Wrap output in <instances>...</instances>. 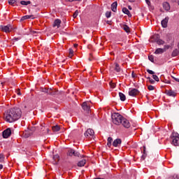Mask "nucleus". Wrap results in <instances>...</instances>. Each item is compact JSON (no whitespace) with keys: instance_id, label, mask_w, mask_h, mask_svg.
<instances>
[{"instance_id":"1","label":"nucleus","mask_w":179,"mask_h":179,"mask_svg":"<svg viewBox=\"0 0 179 179\" xmlns=\"http://www.w3.org/2000/svg\"><path fill=\"white\" fill-rule=\"evenodd\" d=\"M22 117V110L17 108H13L4 113V120L7 122H15Z\"/></svg>"},{"instance_id":"2","label":"nucleus","mask_w":179,"mask_h":179,"mask_svg":"<svg viewBox=\"0 0 179 179\" xmlns=\"http://www.w3.org/2000/svg\"><path fill=\"white\" fill-rule=\"evenodd\" d=\"M112 121L115 125H122L124 128H130L131 123H129V120L125 119L122 115H120V113H114L112 116Z\"/></svg>"},{"instance_id":"3","label":"nucleus","mask_w":179,"mask_h":179,"mask_svg":"<svg viewBox=\"0 0 179 179\" xmlns=\"http://www.w3.org/2000/svg\"><path fill=\"white\" fill-rule=\"evenodd\" d=\"M171 141V145L173 146H179V134L178 133L173 131L170 136Z\"/></svg>"},{"instance_id":"4","label":"nucleus","mask_w":179,"mask_h":179,"mask_svg":"<svg viewBox=\"0 0 179 179\" xmlns=\"http://www.w3.org/2000/svg\"><path fill=\"white\" fill-rule=\"evenodd\" d=\"M0 30L1 31H3V33H10L12 30H13V27L10 24L7 25H0Z\"/></svg>"},{"instance_id":"5","label":"nucleus","mask_w":179,"mask_h":179,"mask_svg":"<svg viewBox=\"0 0 179 179\" xmlns=\"http://www.w3.org/2000/svg\"><path fill=\"white\" fill-rule=\"evenodd\" d=\"M85 136L87 139H94V130L92 129H88L85 132Z\"/></svg>"},{"instance_id":"6","label":"nucleus","mask_w":179,"mask_h":179,"mask_svg":"<svg viewBox=\"0 0 179 179\" xmlns=\"http://www.w3.org/2000/svg\"><path fill=\"white\" fill-rule=\"evenodd\" d=\"M67 156H70L72 157V156H75L76 157H79L80 156V154L73 149L69 150L67 152Z\"/></svg>"},{"instance_id":"7","label":"nucleus","mask_w":179,"mask_h":179,"mask_svg":"<svg viewBox=\"0 0 179 179\" xmlns=\"http://www.w3.org/2000/svg\"><path fill=\"white\" fill-rule=\"evenodd\" d=\"M139 94V90H138L136 88L130 89L129 91V95L131 96L132 97H136V96H138Z\"/></svg>"},{"instance_id":"8","label":"nucleus","mask_w":179,"mask_h":179,"mask_svg":"<svg viewBox=\"0 0 179 179\" xmlns=\"http://www.w3.org/2000/svg\"><path fill=\"white\" fill-rule=\"evenodd\" d=\"M11 134H12V131L10 130V129L9 128L6 129L3 131V138L6 139L7 138H9V136H10Z\"/></svg>"},{"instance_id":"9","label":"nucleus","mask_w":179,"mask_h":179,"mask_svg":"<svg viewBox=\"0 0 179 179\" xmlns=\"http://www.w3.org/2000/svg\"><path fill=\"white\" fill-rule=\"evenodd\" d=\"M82 107L85 111H87V113H89V111H90V103L83 102L82 104Z\"/></svg>"},{"instance_id":"10","label":"nucleus","mask_w":179,"mask_h":179,"mask_svg":"<svg viewBox=\"0 0 179 179\" xmlns=\"http://www.w3.org/2000/svg\"><path fill=\"white\" fill-rule=\"evenodd\" d=\"M121 143H122L121 138H117L113 141V146H114V148H118V146H121Z\"/></svg>"},{"instance_id":"11","label":"nucleus","mask_w":179,"mask_h":179,"mask_svg":"<svg viewBox=\"0 0 179 179\" xmlns=\"http://www.w3.org/2000/svg\"><path fill=\"white\" fill-rule=\"evenodd\" d=\"M165 93L170 97H176V96H177V93H176V92H174L171 90H166Z\"/></svg>"},{"instance_id":"12","label":"nucleus","mask_w":179,"mask_h":179,"mask_svg":"<svg viewBox=\"0 0 179 179\" xmlns=\"http://www.w3.org/2000/svg\"><path fill=\"white\" fill-rule=\"evenodd\" d=\"M169 17H166L161 22V24L164 29H166L167 27V24L169 23Z\"/></svg>"},{"instance_id":"13","label":"nucleus","mask_w":179,"mask_h":179,"mask_svg":"<svg viewBox=\"0 0 179 179\" xmlns=\"http://www.w3.org/2000/svg\"><path fill=\"white\" fill-rule=\"evenodd\" d=\"M53 27H57V29H59L61 26V20L57 19L53 22Z\"/></svg>"},{"instance_id":"14","label":"nucleus","mask_w":179,"mask_h":179,"mask_svg":"<svg viewBox=\"0 0 179 179\" xmlns=\"http://www.w3.org/2000/svg\"><path fill=\"white\" fill-rule=\"evenodd\" d=\"M53 164H58V162H59V155H56L53 156Z\"/></svg>"},{"instance_id":"15","label":"nucleus","mask_w":179,"mask_h":179,"mask_svg":"<svg viewBox=\"0 0 179 179\" xmlns=\"http://www.w3.org/2000/svg\"><path fill=\"white\" fill-rule=\"evenodd\" d=\"M164 9H165L167 12L170 10V4L167 2H164L162 4Z\"/></svg>"},{"instance_id":"16","label":"nucleus","mask_w":179,"mask_h":179,"mask_svg":"<svg viewBox=\"0 0 179 179\" xmlns=\"http://www.w3.org/2000/svg\"><path fill=\"white\" fill-rule=\"evenodd\" d=\"M166 49L163 48H157L155 50V54L159 55V54H163V52H165Z\"/></svg>"},{"instance_id":"17","label":"nucleus","mask_w":179,"mask_h":179,"mask_svg":"<svg viewBox=\"0 0 179 179\" xmlns=\"http://www.w3.org/2000/svg\"><path fill=\"white\" fill-rule=\"evenodd\" d=\"M117 1H115L112 3L111 5V10H113V12H117Z\"/></svg>"},{"instance_id":"18","label":"nucleus","mask_w":179,"mask_h":179,"mask_svg":"<svg viewBox=\"0 0 179 179\" xmlns=\"http://www.w3.org/2000/svg\"><path fill=\"white\" fill-rule=\"evenodd\" d=\"M86 164V159H83L81 161L78 162V167H83Z\"/></svg>"},{"instance_id":"19","label":"nucleus","mask_w":179,"mask_h":179,"mask_svg":"<svg viewBox=\"0 0 179 179\" xmlns=\"http://www.w3.org/2000/svg\"><path fill=\"white\" fill-rule=\"evenodd\" d=\"M119 97L121 101H125V100H127V97L125 96V94H124L122 92L119 93Z\"/></svg>"},{"instance_id":"20","label":"nucleus","mask_w":179,"mask_h":179,"mask_svg":"<svg viewBox=\"0 0 179 179\" xmlns=\"http://www.w3.org/2000/svg\"><path fill=\"white\" fill-rule=\"evenodd\" d=\"M178 55H179V50L175 49L173 50V52L171 53V57H178Z\"/></svg>"},{"instance_id":"21","label":"nucleus","mask_w":179,"mask_h":179,"mask_svg":"<svg viewBox=\"0 0 179 179\" xmlns=\"http://www.w3.org/2000/svg\"><path fill=\"white\" fill-rule=\"evenodd\" d=\"M53 132H58L61 130V127L59 125H55L52 127Z\"/></svg>"},{"instance_id":"22","label":"nucleus","mask_w":179,"mask_h":179,"mask_svg":"<svg viewBox=\"0 0 179 179\" xmlns=\"http://www.w3.org/2000/svg\"><path fill=\"white\" fill-rule=\"evenodd\" d=\"M27 19H34V15H24L21 18V20H27Z\"/></svg>"},{"instance_id":"23","label":"nucleus","mask_w":179,"mask_h":179,"mask_svg":"<svg viewBox=\"0 0 179 179\" xmlns=\"http://www.w3.org/2000/svg\"><path fill=\"white\" fill-rule=\"evenodd\" d=\"M123 13H125V15H127L128 16H131V13L129 12V10L127 8H122Z\"/></svg>"},{"instance_id":"24","label":"nucleus","mask_w":179,"mask_h":179,"mask_svg":"<svg viewBox=\"0 0 179 179\" xmlns=\"http://www.w3.org/2000/svg\"><path fill=\"white\" fill-rule=\"evenodd\" d=\"M143 148V155H142V159L145 160V159H146V146L144 145Z\"/></svg>"},{"instance_id":"25","label":"nucleus","mask_w":179,"mask_h":179,"mask_svg":"<svg viewBox=\"0 0 179 179\" xmlns=\"http://www.w3.org/2000/svg\"><path fill=\"white\" fill-rule=\"evenodd\" d=\"M122 27L124 31H126L127 33H129L130 29L129 27H128V25L124 24Z\"/></svg>"},{"instance_id":"26","label":"nucleus","mask_w":179,"mask_h":179,"mask_svg":"<svg viewBox=\"0 0 179 179\" xmlns=\"http://www.w3.org/2000/svg\"><path fill=\"white\" fill-rule=\"evenodd\" d=\"M112 142H113V138L108 137V143H107V145H108V148L111 147Z\"/></svg>"},{"instance_id":"27","label":"nucleus","mask_w":179,"mask_h":179,"mask_svg":"<svg viewBox=\"0 0 179 179\" xmlns=\"http://www.w3.org/2000/svg\"><path fill=\"white\" fill-rule=\"evenodd\" d=\"M20 3H21V5L27 6V5H30V3H31V1H21Z\"/></svg>"},{"instance_id":"28","label":"nucleus","mask_w":179,"mask_h":179,"mask_svg":"<svg viewBox=\"0 0 179 179\" xmlns=\"http://www.w3.org/2000/svg\"><path fill=\"white\" fill-rule=\"evenodd\" d=\"M115 71H116V72H121V68H120V65L117 63L115 64Z\"/></svg>"},{"instance_id":"29","label":"nucleus","mask_w":179,"mask_h":179,"mask_svg":"<svg viewBox=\"0 0 179 179\" xmlns=\"http://www.w3.org/2000/svg\"><path fill=\"white\" fill-rule=\"evenodd\" d=\"M157 44H158V45H163V44H164V41L162 39H158L157 41Z\"/></svg>"},{"instance_id":"30","label":"nucleus","mask_w":179,"mask_h":179,"mask_svg":"<svg viewBox=\"0 0 179 179\" xmlns=\"http://www.w3.org/2000/svg\"><path fill=\"white\" fill-rule=\"evenodd\" d=\"M5 160V155L3 154H0V163H3Z\"/></svg>"},{"instance_id":"31","label":"nucleus","mask_w":179,"mask_h":179,"mask_svg":"<svg viewBox=\"0 0 179 179\" xmlns=\"http://www.w3.org/2000/svg\"><path fill=\"white\" fill-rule=\"evenodd\" d=\"M148 59L151 62H155V56L153 55H149L148 56Z\"/></svg>"},{"instance_id":"32","label":"nucleus","mask_w":179,"mask_h":179,"mask_svg":"<svg viewBox=\"0 0 179 179\" xmlns=\"http://www.w3.org/2000/svg\"><path fill=\"white\" fill-rule=\"evenodd\" d=\"M69 58H72V57H73V50L69 49Z\"/></svg>"},{"instance_id":"33","label":"nucleus","mask_w":179,"mask_h":179,"mask_svg":"<svg viewBox=\"0 0 179 179\" xmlns=\"http://www.w3.org/2000/svg\"><path fill=\"white\" fill-rule=\"evenodd\" d=\"M110 86L112 89H115V87L117 86V85L113 82L110 83Z\"/></svg>"},{"instance_id":"34","label":"nucleus","mask_w":179,"mask_h":179,"mask_svg":"<svg viewBox=\"0 0 179 179\" xmlns=\"http://www.w3.org/2000/svg\"><path fill=\"white\" fill-rule=\"evenodd\" d=\"M78 15H79V11L76 10L73 15V18L75 19L76 17H77Z\"/></svg>"},{"instance_id":"35","label":"nucleus","mask_w":179,"mask_h":179,"mask_svg":"<svg viewBox=\"0 0 179 179\" xmlns=\"http://www.w3.org/2000/svg\"><path fill=\"white\" fill-rule=\"evenodd\" d=\"M8 3L10 5H14V3H16V0H9Z\"/></svg>"},{"instance_id":"36","label":"nucleus","mask_w":179,"mask_h":179,"mask_svg":"<svg viewBox=\"0 0 179 179\" xmlns=\"http://www.w3.org/2000/svg\"><path fill=\"white\" fill-rule=\"evenodd\" d=\"M106 17H107V18H108V17H111V12L110 11V12H106Z\"/></svg>"},{"instance_id":"37","label":"nucleus","mask_w":179,"mask_h":179,"mask_svg":"<svg viewBox=\"0 0 179 179\" xmlns=\"http://www.w3.org/2000/svg\"><path fill=\"white\" fill-rule=\"evenodd\" d=\"M152 78H153V79L155 80L156 82H159V77H157V76L152 75Z\"/></svg>"},{"instance_id":"38","label":"nucleus","mask_w":179,"mask_h":179,"mask_svg":"<svg viewBox=\"0 0 179 179\" xmlns=\"http://www.w3.org/2000/svg\"><path fill=\"white\" fill-rule=\"evenodd\" d=\"M148 90H155V87L153 85H148Z\"/></svg>"},{"instance_id":"39","label":"nucleus","mask_w":179,"mask_h":179,"mask_svg":"<svg viewBox=\"0 0 179 179\" xmlns=\"http://www.w3.org/2000/svg\"><path fill=\"white\" fill-rule=\"evenodd\" d=\"M148 73H150V75H155V72L152 70L147 69Z\"/></svg>"},{"instance_id":"40","label":"nucleus","mask_w":179,"mask_h":179,"mask_svg":"<svg viewBox=\"0 0 179 179\" xmlns=\"http://www.w3.org/2000/svg\"><path fill=\"white\" fill-rule=\"evenodd\" d=\"M149 82L152 84V85H155V80L152 78H150V77L148 78Z\"/></svg>"},{"instance_id":"41","label":"nucleus","mask_w":179,"mask_h":179,"mask_svg":"<svg viewBox=\"0 0 179 179\" xmlns=\"http://www.w3.org/2000/svg\"><path fill=\"white\" fill-rule=\"evenodd\" d=\"M24 138H29V137L30 136V134H29L27 133V131H26V132L24 134Z\"/></svg>"},{"instance_id":"42","label":"nucleus","mask_w":179,"mask_h":179,"mask_svg":"<svg viewBox=\"0 0 179 179\" xmlns=\"http://www.w3.org/2000/svg\"><path fill=\"white\" fill-rule=\"evenodd\" d=\"M145 3L148 6H150V5H152V3H150V0H145Z\"/></svg>"},{"instance_id":"43","label":"nucleus","mask_w":179,"mask_h":179,"mask_svg":"<svg viewBox=\"0 0 179 179\" xmlns=\"http://www.w3.org/2000/svg\"><path fill=\"white\" fill-rule=\"evenodd\" d=\"M164 47H165V48H164V50H169L170 48L169 45H165Z\"/></svg>"},{"instance_id":"44","label":"nucleus","mask_w":179,"mask_h":179,"mask_svg":"<svg viewBox=\"0 0 179 179\" xmlns=\"http://www.w3.org/2000/svg\"><path fill=\"white\" fill-rule=\"evenodd\" d=\"M173 78L174 79V80H176V82H179V78H176L174 77H173Z\"/></svg>"},{"instance_id":"45","label":"nucleus","mask_w":179,"mask_h":179,"mask_svg":"<svg viewBox=\"0 0 179 179\" xmlns=\"http://www.w3.org/2000/svg\"><path fill=\"white\" fill-rule=\"evenodd\" d=\"M3 169V165L0 164V170H2Z\"/></svg>"},{"instance_id":"46","label":"nucleus","mask_w":179,"mask_h":179,"mask_svg":"<svg viewBox=\"0 0 179 179\" xmlns=\"http://www.w3.org/2000/svg\"><path fill=\"white\" fill-rule=\"evenodd\" d=\"M136 0H129V2H135Z\"/></svg>"},{"instance_id":"47","label":"nucleus","mask_w":179,"mask_h":179,"mask_svg":"<svg viewBox=\"0 0 179 179\" xmlns=\"http://www.w3.org/2000/svg\"><path fill=\"white\" fill-rule=\"evenodd\" d=\"M32 33H33L34 34H36V33H37V31H33Z\"/></svg>"},{"instance_id":"48","label":"nucleus","mask_w":179,"mask_h":179,"mask_svg":"<svg viewBox=\"0 0 179 179\" xmlns=\"http://www.w3.org/2000/svg\"><path fill=\"white\" fill-rule=\"evenodd\" d=\"M156 37H157V35H154V36H152V38H156Z\"/></svg>"},{"instance_id":"49","label":"nucleus","mask_w":179,"mask_h":179,"mask_svg":"<svg viewBox=\"0 0 179 179\" xmlns=\"http://www.w3.org/2000/svg\"><path fill=\"white\" fill-rule=\"evenodd\" d=\"M132 78H135V74H134V73H132Z\"/></svg>"},{"instance_id":"50","label":"nucleus","mask_w":179,"mask_h":179,"mask_svg":"<svg viewBox=\"0 0 179 179\" xmlns=\"http://www.w3.org/2000/svg\"><path fill=\"white\" fill-rule=\"evenodd\" d=\"M129 9H132V8H131V6H129Z\"/></svg>"},{"instance_id":"51","label":"nucleus","mask_w":179,"mask_h":179,"mask_svg":"<svg viewBox=\"0 0 179 179\" xmlns=\"http://www.w3.org/2000/svg\"><path fill=\"white\" fill-rule=\"evenodd\" d=\"M175 179H179V177H178V176H176Z\"/></svg>"},{"instance_id":"52","label":"nucleus","mask_w":179,"mask_h":179,"mask_svg":"<svg viewBox=\"0 0 179 179\" xmlns=\"http://www.w3.org/2000/svg\"><path fill=\"white\" fill-rule=\"evenodd\" d=\"M17 40H19V38H15V41H17Z\"/></svg>"},{"instance_id":"53","label":"nucleus","mask_w":179,"mask_h":179,"mask_svg":"<svg viewBox=\"0 0 179 179\" xmlns=\"http://www.w3.org/2000/svg\"><path fill=\"white\" fill-rule=\"evenodd\" d=\"M74 47H78V45H74Z\"/></svg>"},{"instance_id":"54","label":"nucleus","mask_w":179,"mask_h":179,"mask_svg":"<svg viewBox=\"0 0 179 179\" xmlns=\"http://www.w3.org/2000/svg\"><path fill=\"white\" fill-rule=\"evenodd\" d=\"M17 94H20V92H17Z\"/></svg>"},{"instance_id":"55","label":"nucleus","mask_w":179,"mask_h":179,"mask_svg":"<svg viewBox=\"0 0 179 179\" xmlns=\"http://www.w3.org/2000/svg\"><path fill=\"white\" fill-rule=\"evenodd\" d=\"M46 131H48V129H46Z\"/></svg>"},{"instance_id":"56","label":"nucleus","mask_w":179,"mask_h":179,"mask_svg":"<svg viewBox=\"0 0 179 179\" xmlns=\"http://www.w3.org/2000/svg\"><path fill=\"white\" fill-rule=\"evenodd\" d=\"M178 5H179V0H178Z\"/></svg>"}]
</instances>
